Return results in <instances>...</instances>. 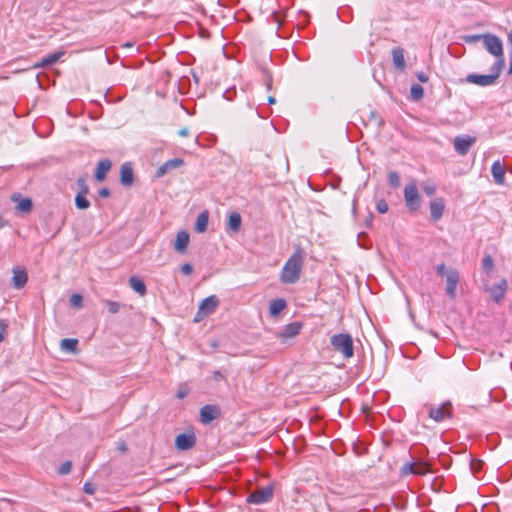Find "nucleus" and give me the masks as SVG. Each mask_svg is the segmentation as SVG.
I'll return each instance as SVG.
<instances>
[{
  "mask_svg": "<svg viewBox=\"0 0 512 512\" xmlns=\"http://www.w3.org/2000/svg\"><path fill=\"white\" fill-rule=\"evenodd\" d=\"M214 378H215V380H221V379L224 378V376H223V374L220 371H216L214 373Z\"/></svg>",
  "mask_w": 512,
  "mask_h": 512,
  "instance_id": "51",
  "label": "nucleus"
},
{
  "mask_svg": "<svg viewBox=\"0 0 512 512\" xmlns=\"http://www.w3.org/2000/svg\"><path fill=\"white\" fill-rule=\"evenodd\" d=\"M219 305V299L215 295H211L204 300L199 305V315H210L212 314Z\"/></svg>",
  "mask_w": 512,
  "mask_h": 512,
  "instance_id": "12",
  "label": "nucleus"
},
{
  "mask_svg": "<svg viewBox=\"0 0 512 512\" xmlns=\"http://www.w3.org/2000/svg\"><path fill=\"white\" fill-rule=\"evenodd\" d=\"M75 205L78 209H87L90 206V202L86 199V194L78 193L75 197Z\"/></svg>",
  "mask_w": 512,
  "mask_h": 512,
  "instance_id": "31",
  "label": "nucleus"
},
{
  "mask_svg": "<svg viewBox=\"0 0 512 512\" xmlns=\"http://www.w3.org/2000/svg\"><path fill=\"white\" fill-rule=\"evenodd\" d=\"M481 467V462L472 461L471 462V469L474 473H476Z\"/></svg>",
  "mask_w": 512,
  "mask_h": 512,
  "instance_id": "49",
  "label": "nucleus"
},
{
  "mask_svg": "<svg viewBox=\"0 0 512 512\" xmlns=\"http://www.w3.org/2000/svg\"><path fill=\"white\" fill-rule=\"evenodd\" d=\"M506 290H507V282L505 279H502L498 283L494 284L489 289V292L491 294V297L494 299V301L500 302L504 298Z\"/></svg>",
  "mask_w": 512,
  "mask_h": 512,
  "instance_id": "19",
  "label": "nucleus"
},
{
  "mask_svg": "<svg viewBox=\"0 0 512 512\" xmlns=\"http://www.w3.org/2000/svg\"><path fill=\"white\" fill-rule=\"evenodd\" d=\"M410 94H411V98L414 100V101H419L423 98L424 96V89L421 85L419 84H413L410 88Z\"/></svg>",
  "mask_w": 512,
  "mask_h": 512,
  "instance_id": "30",
  "label": "nucleus"
},
{
  "mask_svg": "<svg viewBox=\"0 0 512 512\" xmlns=\"http://www.w3.org/2000/svg\"><path fill=\"white\" fill-rule=\"evenodd\" d=\"M189 388L186 385H181L176 393L178 399H183L189 394Z\"/></svg>",
  "mask_w": 512,
  "mask_h": 512,
  "instance_id": "41",
  "label": "nucleus"
},
{
  "mask_svg": "<svg viewBox=\"0 0 512 512\" xmlns=\"http://www.w3.org/2000/svg\"><path fill=\"white\" fill-rule=\"evenodd\" d=\"M476 138L472 136H457L454 138V149L461 155L465 156L470 148L475 144Z\"/></svg>",
  "mask_w": 512,
  "mask_h": 512,
  "instance_id": "8",
  "label": "nucleus"
},
{
  "mask_svg": "<svg viewBox=\"0 0 512 512\" xmlns=\"http://www.w3.org/2000/svg\"><path fill=\"white\" fill-rule=\"evenodd\" d=\"M301 327L302 326L299 322L290 323L278 333V337L282 342H286L287 340L296 337L300 333Z\"/></svg>",
  "mask_w": 512,
  "mask_h": 512,
  "instance_id": "13",
  "label": "nucleus"
},
{
  "mask_svg": "<svg viewBox=\"0 0 512 512\" xmlns=\"http://www.w3.org/2000/svg\"><path fill=\"white\" fill-rule=\"evenodd\" d=\"M376 209L379 213L384 214L388 211V204L384 200H379Z\"/></svg>",
  "mask_w": 512,
  "mask_h": 512,
  "instance_id": "42",
  "label": "nucleus"
},
{
  "mask_svg": "<svg viewBox=\"0 0 512 512\" xmlns=\"http://www.w3.org/2000/svg\"><path fill=\"white\" fill-rule=\"evenodd\" d=\"M71 469H72L71 461H66V462L61 464V466L58 469V473L60 475H66V474H69L71 472Z\"/></svg>",
  "mask_w": 512,
  "mask_h": 512,
  "instance_id": "38",
  "label": "nucleus"
},
{
  "mask_svg": "<svg viewBox=\"0 0 512 512\" xmlns=\"http://www.w3.org/2000/svg\"><path fill=\"white\" fill-rule=\"evenodd\" d=\"M134 173L130 163H124L120 169V181L124 186H130L133 183Z\"/></svg>",
  "mask_w": 512,
  "mask_h": 512,
  "instance_id": "21",
  "label": "nucleus"
},
{
  "mask_svg": "<svg viewBox=\"0 0 512 512\" xmlns=\"http://www.w3.org/2000/svg\"><path fill=\"white\" fill-rule=\"evenodd\" d=\"M286 307V301L284 299H276L271 301L269 311L272 316L278 315Z\"/></svg>",
  "mask_w": 512,
  "mask_h": 512,
  "instance_id": "29",
  "label": "nucleus"
},
{
  "mask_svg": "<svg viewBox=\"0 0 512 512\" xmlns=\"http://www.w3.org/2000/svg\"><path fill=\"white\" fill-rule=\"evenodd\" d=\"M422 189L428 196H434L436 193L435 185L429 181L423 183Z\"/></svg>",
  "mask_w": 512,
  "mask_h": 512,
  "instance_id": "35",
  "label": "nucleus"
},
{
  "mask_svg": "<svg viewBox=\"0 0 512 512\" xmlns=\"http://www.w3.org/2000/svg\"><path fill=\"white\" fill-rule=\"evenodd\" d=\"M118 449H119L121 452H125V451H126V449H127V448H126L125 443H123V442H122V443H120V444L118 445Z\"/></svg>",
  "mask_w": 512,
  "mask_h": 512,
  "instance_id": "53",
  "label": "nucleus"
},
{
  "mask_svg": "<svg viewBox=\"0 0 512 512\" xmlns=\"http://www.w3.org/2000/svg\"><path fill=\"white\" fill-rule=\"evenodd\" d=\"M16 210L21 213H29L32 210V201L29 198L22 199L16 206Z\"/></svg>",
  "mask_w": 512,
  "mask_h": 512,
  "instance_id": "32",
  "label": "nucleus"
},
{
  "mask_svg": "<svg viewBox=\"0 0 512 512\" xmlns=\"http://www.w3.org/2000/svg\"><path fill=\"white\" fill-rule=\"evenodd\" d=\"M6 225V221L0 216V229Z\"/></svg>",
  "mask_w": 512,
  "mask_h": 512,
  "instance_id": "56",
  "label": "nucleus"
},
{
  "mask_svg": "<svg viewBox=\"0 0 512 512\" xmlns=\"http://www.w3.org/2000/svg\"><path fill=\"white\" fill-rule=\"evenodd\" d=\"M508 41L511 43L512 45V30L508 33Z\"/></svg>",
  "mask_w": 512,
  "mask_h": 512,
  "instance_id": "57",
  "label": "nucleus"
},
{
  "mask_svg": "<svg viewBox=\"0 0 512 512\" xmlns=\"http://www.w3.org/2000/svg\"><path fill=\"white\" fill-rule=\"evenodd\" d=\"M8 324L4 320H0V343L4 340L7 332Z\"/></svg>",
  "mask_w": 512,
  "mask_h": 512,
  "instance_id": "43",
  "label": "nucleus"
},
{
  "mask_svg": "<svg viewBox=\"0 0 512 512\" xmlns=\"http://www.w3.org/2000/svg\"><path fill=\"white\" fill-rule=\"evenodd\" d=\"M77 345H78V340L72 339V338H65V339H62L60 342L61 350L64 352L72 353V354L77 353Z\"/></svg>",
  "mask_w": 512,
  "mask_h": 512,
  "instance_id": "25",
  "label": "nucleus"
},
{
  "mask_svg": "<svg viewBox=\"0 0 512 512\" xmlns=\"http://www.w3.org/2000/svg\"><path fill=\"white\" fill-rule=\"evenodd\" d=\"M491 173L495 183L503 185L505 183V166L499 160L494 161L491 166Z\"/></svg>",
  "mask_w": 512,
  "mask_h": 512,
  "instance_id": "15",
  "label": "nucleus"
},
{
  "mask_svg": "<svg viewBox=\"0 0 512 512\" xmlns=\"http://www.w3.org/2000/svg\"><path fill=\"white\" fill-rule=\"evenodd\" d=\"M388 182L391 186L397 187L400 184V178L397 172L391 171L388 174Z\"/></svg>",
  "mask_w": 512,
  "mask_h": 512,
  "instance_id": "36",
  "label": "nucleus"
},
{
  "mask_svg": "<svg viewBox=\"0 0 512 512\" xmlns=\"http://www.w3.org/2000/svg\"><path fill=\"white\" fill-rule=\"evenodd\" d=\"M64 51H57L44 57L41 62L34 65V68L47 67L56 63L63 55Z\"/></svg>",
  "mask_w": 512,
  "mask_h": 512,
  "instance_id": "24",
  "label": "nucleus"
},
{
  "mask_svg": "<svg viewBox=\"0 0 512 512\" xmlns=\"http://www.w3.org/2000/svg\"><path fill=\"white\" fill-rule=\"evenodd\" d=\"M404 200L407 208L416 211L421 206V198L415 182H410L404 189Z\"/></svg>",
  "mask_w": 512,
  "mask_h": 512,
  "instance_id": "5",
  "label": "nucleus"
},
{
  "mask_svg": "<svg viewBox=\"0 0 512 512\" xmlns=\"http://www.w3.org/2000/svg\"><path fill=\"white\" fill-rule=\"evenodd\" d=\"M184 164L181 158H174L163 163L156 171V177L161 178L169 171L179 168Z\"/></svg>",
  "mask_w": 512,
  "mask_h": 512,
  "instance_id": "14",
  "label": "nucleus"
},
{
  "mask_svg": "<svg viewBox=\"0 0 512 512\" xmlns=\"http://www.w3.org/2000/svg\"><path fill=\"white\" fill-rule=\"evenodd\" d=\"M77 185L80 188V191L78 193H83V194H87L88 193L89 188H88V186L86 184L85 178H83V177L78 178Z\"/></svg>",
  "mask_w": 512,
  "mask_h": 512,
  "instance_id": "40",
  "label": "nucleus"
},
{
  "mask_svg": "<svg viewBox=\"0 0 512 512\" xmlns=\"http://www.w3.org/2000/svg\"><path fill=\"white\" fill-rule=\"evenodd\" d=\"M416 77L422 83H426L428 81V76L424 72H418Z\"/></svg>",
  "mask_w": 512,
  "mask_h": 512,
  "instance_id": "46",
  "label": "nucleus"
},
{
  "mask_svg": "<svg viewBox=\"0 0 512 512\" xmlns=\"http://www.w3.org/2000/svg\"><path fill=\"white\" fill-rule=\"evenodd\" d=\"M105 304L107 306L109 313L111 314L118 313L121 307L120 303L110 300H105Z\"/></svg>",
  "mask_w": 512,
  "mask_h": 512,
  "instance_id": "34",
  "label": "nucleus"
},
{
  "mask_svg": "<svg viewBox=\"0 0 512 512\" xmlns=\"http://www.w3.org/2000/svg\"><path fill=\"white\" fill-rule=\"evenodd\" d=\"M190 241V236L186 231H179L176 235V239L174 242V249L180 253L183 254L186 252V249L188 247Z\"/></svg>",
  "mask_w": 512,
  "mask_h": 512,
  "instance_id": "16",
  "label": "nucleus"
},
{
  "mask_svg": "<svg viewBox=\"0 0 512 512\" xmlns=\"http://www.w3.org/2000/svg\"><path fill=\"white\" fill-rule=\"evenodd\" d=\"M267 101H268L269 104H275L276 103V99L273 96H269Z\"/></svg>",
  "mask_w": 512,
  "mask_h": 512,
  "instance_id": "54",
  "label": "nucleus"
},
{
  "mask_svg": "<svg viewBox=\"0 0 512 512\" xmlns=\"http://www.w3.org/2000/svg\"><path fill=\"white\" fill-rule=\"evenodd\" d=\"M196 444V437L194 433H182L176 436L175 446L180 451H185L193 448Z\"/></svg>",
  "mask_w": 512,
  "mask_h": 512,
  "instance_id": "10",
  "label": "nucleus"
},
{
  "mask_svg": "<svg viewBox=\"0 0 512 512\" xmlns=\"http://www.w3.org/2000/svg\"><path fill=\"white\" fill-rule=\"evenodd\" d=\"M436 269H437L438 274L445 275V276H446V272L449 270V269H446V266L443 263L439 264Z\"/></svg>",
  "mask_w": 512,
  "mask_h": 512,
  "instance_id": "45",
  "label": "nucleus"
},
{
  "mask_svg": "<svg viewBox=\"0 0 512 512\" xmlns=\"http://www.w3.org/2000/svg\"><path fill=\"white\" fill-rule=\"evenodd\" d=\"M502 71V61H496L491 67V73L487 75L469 74L466 81L481 87L491 86L498 79Z\"/></svg>",
  "mask_w": 512,
  "mask_h": 512,
  "instance_id": "2",
  "label": "nucleus"
},
{
  "mask_svg": "<svg viewBox=\"0 0 512 512\" xmlns=\"http://www.w3.org/2000/svg\"><path fill=\"white\" fill-rule=\"evenodd\" d=\"M459 278V272L456 269L450 268L446 272V293L452 299L456 297Z\"/></svg>",
  "mask_w": 512,
  "mask_h": 512,
  "instance_id": "9",
  "label": "nucleus"
},
{
  "mask_svg": "<svg viewBox=\"0 0 512 512\" xmlns=\"http://www.w3.org/2000/svg\"><path fill=\"white\" fill-rule=\"evenodd\" d=\"M484 34H475V35H465L462 37L463 41L466 43H475L484 39Z\"/></svg>",
  "mask_w": 512,
  "mask_h": 512,
  "instance_id": "37",
  "label": "nucleus"
},
{
  "mask_svg": "<svg viewBox=\"0 0 512 512\" xmlns=\"http://www.w3.org/2000/svg\"><path fill=\"white\" fill-rule=\"evenodd\" d=\"M129 286L141 296L145 295L147 292L145 283L135 276L130 277Z\"/></svg>",
  "mask_w": 512,
  "mask_h": 512,
  "instance_id": "28",
  "label": "nucleus"
},
{
  "mask_svg": "<svg viewBox=\"0 0 512 512\" xmlns=\"http://www.w3.org/2000/svg\"><path fill=\"white\" fill-rule=\"evenodd\" d=\"M445 208L444 200L436 198L430 202V214L433 221H438L443 215Z\"/></svg>",
  "mask_w": 512,
  "mask_h": 512,
  "instance_id": "18",
  "label": "nucleus"
},
{
  "mask_svg": "<svg viewBox=\"0 0 512 512\" xmlns=\"http://www.w3.org/2000/svg\"><path fill=\"white\" fill-rule=\"evenodd\" d=\"M181 272L184 275H190L193 272V267L189 263H185L181 266Z\"/></svg>",
  "mask_w": 512,
  "mask_h": 512,
  "instance_id": "44",
  "label": "nucleus"
},
{
  "mask_svg": "<svg viewBox=\"0 0 512 512\" xmlns=\"http://www.w3.org/2000/svg\"><path fill=\"white\" fill-rule=\"evenodd\" d=\"M430 470L428 468V465L426 463H406L401 468V474L403 476H406L408 474H415V475H425Z\"/></svg>",
  "mask_w": 512,
  "mask_h": 512,
  "instance_id": "11",
  "label": "nucleus"
},
{
  "mask_svg": "<svg viewBox=\"0 0 512 512\" xmlns=\"http://www.w3.org/2000/svg\"><path fill=\"white\" fill-rule=\"evenodd\" d=\"M305 253L300 249H296L290 258L284 264L280 280L284 284H293L300 278Z\"/></svg>",
  "mask_w": 512,
  "mask_h": 512,
  "instance_id": "1",
  "label": "nucleus"
},
{
  "mask_svg": "<svg viewBox=\"0 0 512 512\" xmlns=\"http://www.w3.org/2000/svg\"><path fill=\"white\" fill-rule=\"evenodd\" d=\"M111 165L112 163L109 159H103L99 161L95 170V179L99 182L103 181L111 169Z\"/></svg>",
  "mask_w": 512,
  "mask_h": 512,
  "instance_id": "22",
  "label": "nucleus"
},
{
  "mask_svg": "<svg viewBox=\"0 0 512 512\" xmlns=\"http://www.w3.org/2000/svg\"><path fill=\"white\" fill-rule=\"evenodd\" d=\"M205 316H206V315H199V310H198V311H197V314H196V316H195L194 321H195V322H199V321H201Z\"/></svg>",
  "mask_w": 512,
  "mask_h": 512,
  "instance_id": "52",
  "label": "nucleus"
},
{
  "mask_svg": "<svg viewBox=\"0 0 512 512\" xmlns=\"http://www.w3.org/2000/svg\"><path fill=\"white\" fill-rule=\"evenodd\" d=\"M84 491H85V493H87V494H93V493H94V491H95V488H94V486H93L92 484H90V483H85V485H84Z\"/></svg>",
  "mask_w": 512,
  "mask_h": 512,
  "instance_id": "47",
  "label": "nucleus"
},
{
  "mask_svg": "<svg viewBox=\"0 0 512 512\" xmlns=\"http://www.w3.org/2000/svg\"><path fill=\"white\" fill-rule=\"evenodd\" d=\"M273 496V490L271 487H263L252 492L247 501L253 504H262L268 502Z\"/></svg>",
  "mask_w": 512,
  "mask_h": 512,
  "instance_id": "7",
  "label": "nucleus"
},
{
  "mask_svg": "<svg viewBox=\"0 0 512 512\" xmlns=\"http://www.w3.org/2000/svg\"><path fill=\"white\" fill-rule=\"evenodd\" d=\"M28 280V275L25 270L14 269L12 277V286L15 289H21L25 286Z\"/></svg>",
  "mask_w": 512,
  "mask_h": 512,
  "instance_id": "23",
  "label": "nucleus"
},
{
  "mask_svg": "<svg viewBox=\"0 0 512 512\" xmlns=\"http://www.w3.org/2000/svg\"><path fill=\"white\" fill-rule=\"evenodd\" d=\"M70 304L74 307H81L82 306V301H83V298L80 294H73L71 297H70Z\"/></svg>",
  "mask_w": 512,
  "mask_h": 512,
  "instance_id": "39",
  "label": "nucleus"
},
{
  "mask_svg": "<svg viewBox=\"0 0 512 512\" xmlns=\"http://www.w3.org/2000/svg\"><path fill=\"white\" fill-rule=\"evenodd\" d=\"M391 54L395 68L404 71L406 68L404 50L401 47H395L392 49Z\"/></svg>",
  "mask_w": 512,
  "mask_h": 512,
  "instance_id": "20",
  "label": "nucleus"
},
{
  "mask_svg": "<svg viewBox=\"0 0 512 512\" xmlns=\"http://www.w3.org/2000/svg\"><path fill=\"white\" fill-rule=\"evenodd\" d=\"M100 197L107 198L110 196V191L108 188H101L98 192Z\"/></svg>",
  "mask_w": 512,
  "mask_h": 512,
  "instance_id": "48",
  "label": "nucleus"
},
{
  "mask_svg": "<svg viewBox=\"0 0 512 512\" xmlns=\"http://www.w3.org/2000/svg\"><path fill=\"white\" fill-rule=\"evenodd\" d=\"M208 220H209V215H208L207 211L200 213L196 219L195 230L198 233L205 232L207 229V226H208Z\"/></svg>",
  "mask_w": 512,
  "mask_h": 512,
  "instance_id": "26",
  "label": "nucleus"
},
{
  "mask_svg": "<svg viewBox=\"0 0 512 512\" xmlns=\"http://www.w3.org/2000/svg\"><path fill=\"white\" fill-rule=\"evenodd\" d=\"M242 219L241 215L237 212H233L229 215L228 219V229L232 232L236 233L239 231L241 227Z\"/></svg>",
  "mask_w": 512,
  "mask_h": 512,
  "instance_id": "27",
  "label": "nucleus"
},
{
  "mask_svg": "<svg viewBox=\"0 0 512 512\" xmlns=\"http://www.w3.org/2000/svg\"><path fill=\"white\" fill-rule=\"evenodd\" d=\"M426 408L428 409L429 417L436 422H441L451 417V403L449 401L444 402L440 406L427 404Z\"/></svg>",
  "mask_w": 512,
  "mask_h": 512,
  "instance_id": "6",
  "label": "nucleus"
},
{
  "mask_svg": "<svg viewBox=\"0 0 512 512\" xmlns=\"http://www.w3.org/2000/svg\"><path fill=\"white\" fill-rule=\"evenodd\" d=\"M510 67H509V73H512V47H511V51H510Z\"/></svg>",
  "mask_w": 512,
  "mask_h": 512,
  "instance_id": "55",
  "label": "nucleus"
},
{
  "mask_svg": "<svg viewBox=\"0 0 512 512\" xmlns=\"http://www.w3.org/2000/svg\"><path fill=\"white\" fill-rule=\"evenodd\" d=\"M330 343L333 349L340 353L345 359H349L354 354L353 339L349 334L339 333L331 337Z\"/></svg>",
  "mask_w": 512,
  "mask_h": 512,
  "instance_id": "3",
  "label": "nucleus"
},
{
  "mask_svg": "<svg viewBox=\"0 0 512 512\" xmlns=\"http://www.w3.org/2000/svg\"><path fill=\"white\" fill-rule=\"evenodd\" d=\"M178 135L181 136V137H186L189 135V129L184 127V128H181L179 131H178Z\"/></svg>",
  "mask_w": 512,
  "mask_h": 512,
  "instance_id": "50",
  "label": "nucleus"
},
{
  "mask_svg": "<svg viewBox=\"0 0 512 512\" xmlns=\"http://www.w3.org/2000/svg\"><path fill=\"white\" fill-rule=\"evenodd\" d=\"M483 269L487 272H491L494 268V261L490 255H486L482 261Z\"/></svg>",
  "mask_w": 512,
  "mask_h": 512,
  "instance_id": "33",
  "label": "nucleus"
},
{
  "mask_svg": "<svg viewBox=\"0 0 512 512\" xmlns=\"http://www.w3.org/2000/svg\"><path fill=\"white\" fill-rule=\"evenodd\" d=\"M219 415V409L213 405H205L200 410V418L204 424L213 421Z\"/></svg>",
  "mask_w": 512,
  "mask_h": 512,
  "instance_id": "17",
  "label": "nucleus"
},
{
  "mask_svg": "<svg viewBox=\"0 0 512 512\" xmlns=\"http://www.w3.org/2000/svg\"><path fill=\"white\" fill-rule=\"evenodd\" d=\"M483 45L485 49L494 57L497 58L496 61H502V67L504 66V54H503V44L501 39L490 33L484 34Z\"/></svg>",
  "mask_w": 512,
  "mask_h": 512,
  "instance_id": "4",
  "label": "nucleus"
}]
</instances>
